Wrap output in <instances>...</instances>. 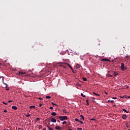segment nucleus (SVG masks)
<instances>
[{"label": "nucleus", "mask_w": 130, "mask_h": 130, "mask_svg": "<svg viewBox=\"0 0 130 130\" xmlns=\"http://www.w3.org/2000/svg\"><path fill=\"white\" fill-rule=\"evenodd\" d=\"M117 75H118V73L116 72H114V76H115Z\"/></svg>", "instance_id": "obj_13"}, {"label": "nucleus", "mask_w": 130, "mask_h": 130, "mask_svg": "<svg viewBox=\"0 0 130 130\" xmlns=\"http://www.w3.org/2000/svg\"><path fill=\"white\" fill-rule=\"evenodd\" d=\"M11 102H13V101H8V103H11Z\"/></svg>", "instance_id": "obj_37"}, {"label": "nucleus", "mask_w": 130, "mask_h": 130, "mask_svg": "<svg viewBox=\"0 0 130 130\" xmlns=\"http://www.w3.org/2000/svg\"><path fill=\"white\" fill-rule=\"evenodd\" d=\"M39 100H43V99H42L41 98H39Z\"/></svg>", "instance_id": "obj_34"}, {"label": "nucleus", "mask_w": 130, "mask_h": 130, "mask_svg": "<svg viewBox=\"0 0 130 130\" xmlns=\"http://www.w3.org/2000/svg\"><path fill=\"white\" fill-rule=\"evenodd\" d=\"M25 116H26V117H29L30 116V114H26V115H25Z\"/></svg>", "instance_id": "obj_24"}, {"label": "nucleus", "mask_w": 130, "mask_h": 130, "mask_svg": "<svg viewBox=\"0 0 130 130\" xmlns=\"http://www.w3.org/2000/svg\"><path fill=\"white\" fill-rule=\"evenodd\" d=\"M75 121H78V122L80 121V120H79V119H78V118H75Z\"/></svg>", "instance_id": "obj_26"}, {"label": "nucleus", "mask_w": 130, "mask_h": 130, "mask_svg": "<svg viewBox=\"0 0 130 130\" xmlns=\"http://www.w3.org/2000/svg\"><path fill=\"white\" fill-rule=\"evenodd\" d=\"M51 115L53 116H55L56 115V113H55V112H53L51 113Z\"/></svg>", "instance_id": "obj_8"}, {"label": "nucleus", "mask_w": 130, "mask_h": 130, "mask_svg": "<svg viewBox=\"0 0 130 130\" xmlns=\"http://www.w3.org/2000/svg\"><path fill=\"white\" fill-rule=\"evenodd\" d=\"M51 104H52V105H53V106H57V105L56 104H55V103H53V102H52V103H51Z\"/></svg>", "instance_id": "obj_16"}, {"label": "nucleus", "mask_w": 130, "mask_h": 130, "mask_svg": "<svg viewBox=\"0 0 130 130\" xmlns=\"http://www.w3.org/2000/svg\"><path fill=\"white\" fill-rule=\"evenodd\" d=\"M43 130H46V128H44V129H43Z\"/></svg>", "instance_id": "obj_44"}, {"label": "nucleus", "mask_w": 130, "mask_h": 130, "mask_svg": "<svg viewBox=\"0 0 130 130\" xmlns=\"http://www.w3.org/2000/svg\"><path fill=\"white\" fill-rule=\"evenodd\" d=\"M120 69L122 71H125V70H126V67H124V63H122L121 64Z\"/></svg>", "instance_id": "obj_4"}, {"label": "nucleus", "mask_w": 130, "mask_h": 130, "mask_svg": "<svg viewBox=\"0 0 130 130\" xmlns=\"http://www.w3.org/2000/svg\"><path fill=\"white\" fill-rule=\"evenodd\" d=\"M86 101L87 103V105H89V103H88V100H86Z\"/></svg>", "instance_id": "obj_40"}, {"label": "nucleus", "mask_w": 130, "mask_h": 130, "mask_svg": "<svg viewBox=\"0 0 130 130\" xmlns=\"http://www.w3.org/2000/svg\"><path fill=\"white\" fill-rule=\"evenodd\" d=\"M105 94H106V95H107L108 94L106 91H105Z\"/></svg>", "instance_id": "obj_41"}, {"label": "nucleus", "mask_w": 130, "mask_h": 130, "mask_svg": "<svg viewBox=\"0 0 130 130\" xmlns=\"http://www.w3.org/2000/svg\"><path fill=\"white\" fill-rule=\"evenodd\" d=\"M128 98H130V96H128Z\"/></svg>", "instance_id": "obj_46"}, {"label": "nucleus", "mask_w": 130, "mask_h": 130, "mask_svg": "<svg viewBox=\"0 0 130 130\" xmlns=\"http://www.w3.org/2000/svg\"><path fill=\"white\" fill-rule=\"evenodd\" d=\"M68 52L69 53H73V50H72L71 49H69V50H68Z\"/></svg>", "instance_id": "obj_10"}, {"label": "nucleus", "mask_w": 130, "mask_h": 130, "mask_svg": "<svg viewBox=\"0 0 130 130\" xmlns=\"http://www.w3.org/2000/svg\"><path fill=\"white\" fill-rule=\"evenodd\" d=\"M76 68H77V69H80V64H77L76 65Z\"/></svg>", "instance_id": "obj_18"}, {"label": "nucleus", "mask_w": 130, "mask_h": 130, "mask_svg": "<svg viewBox=\"0 0 130 130\" xmlns=\"http://www.w3.org/2000/svg\"><path fill=\"white\" fill-rule=\"evenodd\" d=\"M2 79V82L3 83V84L4 85H6V90H7V91H9V90H10V88L9 87H8V84H7V83H5V82H4V77L3 76L0 77V79Z\"/></svg>", "instance_id": "obj_3"}, {"label": "nucleus", "mask_w": 130, "mask_h": 130, "mask_svg": "<svg viewBox=\"0 0 130 130\" xmlns=\"http://www.w3.org/2000/svg\"><path fill=\"white\" fill-rule=\"evenodd\" d=\"M66 123H67V121H63L62 122V124H66Z\"/></svg>", "instance_id": "obj_29"}, {"label": "nucleus", "mask_w": 130, "mask_h": 130, "mask_svg": "<svg viewBox=\"0 0 130 130\" xmlns=\"http://www.w3.org/2000/svg\"><path fill=\"white\" fill-rule=\"evenodd\" d=\"M51 122L55 123V122H56V119H54V118H52L51 119Z\"/></svg>", "instance_id": "obj_6"}, {"label": "nucleus", "mask_w": 130, "mask_h": 130, "mask_svg": "<svg viewBox=\"0 0 130 130\" xmlns=\"http://www.w3.org/2000/svg\"><path fill=\"white\" fill-rule=\"evenodd\" d=\"M49 109H53V107H50L49 108Z\"/></svg>", "instance_id": "obj_36"}, {"label": "nucleus", "mask_w": 130, "mask_h": 130, "mask_svg": "<svg viewBox=\"0 0 130 130\" xmlns=\"http://www.w3.org/2000/svg\"><path fill=\"white\" fill-rule=\"evenodd\" d=\"M12 109H14V110H17L18 109V107L17 106H13L12 107Z\"/></svg>", "instance_id": "obj_7"}, {"label": "nucleus", "mask_w": 130, "mask_h": 130, "mask_svg": "<svg viewBox=\"0 0 130 130\" xmlns=\"http://www.w3.org/2000/svg\"><path fill=\"white\" fill-rule=\"evenodd\" d=\"M93 94H94V95H95L96 96H100V94H97V93H95V92H93Z\"/></svg>", "instance_id": "obj_19"}, {"label": "nucleus", "mask_w": 130, "mask_h": 130, "mask_svg": "<svg viewBox=\"0 0 130 130\" xmlns=\"http://www.w3.org/2000/svg\"><path fill=\"white\" fill-rule=\"evenodd\" d=\"M58 63H62V62H58L57 63V64H58Z\"/></svg>", "instance_id": "obj_43"}, {"label": "nucleus", "mask_w": 130, "mask_h": 130, "mask_svg": "<svg viewBox=\"0 0 130 130\" xmlns=\"http://www.w3.org/2000/svg\"><path fill=\"white\" fill-rule=\"evenodd\" d=\"M122 118L123 119H126V115L124 114L122 116Z\"/></svg>", "instance_id": "obj_9"}, {"label": "nucleus", "mask_w": 130, "mask_h": 130, "mask_svg": "<svg viewBox=\"0 0 130 130\" xmlns=\"http://www.w3.org/2000/svg\"><path fill=\"white\" fill-rule=\"evenodd\" d=\"M79 122H80V123H81V124H83V121H79Z\"/></svg>", "instance_id": "obj_30"}, {"label": "nucleus", "mask_w": 130, "mask_h": 130, "mask_svg": "<svg viewBox=\"0 0 130 130\" xmlns=\"http://www.w3.org/2000/svg\"><path fill=\"white\" fill-rule=\"evenodd\" d=\"M18 75L20 77H24V76H26V73L24 71H19Z\"/></svg>", "instance_id": "obj_2"}, {"label": "nucleus", "mask_w": 130, "mask_h": 130, "mask_svg": "<svg viewBox=\"0 0 130 130\" xmlns=\"http://www.w3.org/2000/svg\"><path fill=\"white\" fill-rule=\"evenodd\" d=\"M112 99H117V98H115V97H112Z\"/></svg>", "instance_id": "obj_31"}, {"label": "nucleus", "mask_w": 130, "mask_h": 130, "mask_svg": "<svg viewBox=\"0 0 130 130\" xmlns=\"http://www.w3.org/2000/svg\"><path fill=\"white\" fill-rule=\"evenodd\" d=\"M59 119L61 120V121H63V120H68V118L67 116H60L58 117Z\"/></svg>", "instance_id": "obj_1"}, {"label": "nucleus", "mask_w": 130, "mask_h": 130, "mask_svg": "<svg viewBox=\"0 0 130 130\" xmlns=\"http://www.w3.org/2000/svg\"><path fill=\"white\" fill-rule=\"evenodd\" d=\"M108 77H110L111 78H112V75H111L110 74H108Z\"/></svg>", "instance_id": "obj_23"}, {"label": "nucleus", "mask_w": 130, "mask_h": 130, "mask_svg": "<svg viewBox=\"0 0 130 130\" xmlns=\"http://www.w3.org/2000/svg\"><path fill=\"white\" fill-rule=\"evenodd\" d=\"M119 97H120V98H123V97H125V98H126V96H125V95H124L123 96H119Z\"/></svg>", "instance_id": "obj_27"}, {"label": "nucleus", "mask_w": 130, "mask_h": 130, "mask_svg": "<svg viewBox=\"0 0 130 130\" xmlns=\"http://www.w3.org/2000/svg\"><path fill=\"white\" fill-rule=\"evenodd\" d=\"M102 61H110V60L108 59V58H103L102 59Z\"/></svg>", "instance_id": "obj_5"}, {"label": "nucleus", "mask_w": 130, "mask_h": 130, "mask_svg": "<svg viewBox=\"0 0 130 130\" xmlns=\"http://www.w3.org/2000/svg\"><path fill=\"white\" fill-rule=\"evenodd\" d=\"M73 73H74V74H75V73H76L75 72H73Z\"/></svg>", "instance_id": "obj_45"}, {"label": "nucleus", "mask_w": 130, "mask_h": 130, "mask_svg": "<svg viewBox=\"0 0 130 130\" xmlns=\"http://www.w3.org/2000/svg\"><path fill=\"white\" fill-rule=\"evenodd\" d=\"M3 104H5V105H7L8 104L6 102H3Z\"/></svg>", "instance_id": "obj_28"}, {"label": "nucleus", "mask_w": 130, "mask_h": 130, "mask_svg": "<svg viewBox=\"0 0 130 130\" xmlns=\"http://www.w3.org/2000/svg\"><path fill=\"white\" fill-rule=\"evenodd\" d=\"M113 102H114V101H110V100L108 101V103H113Z\"/></svg>", "instance_id": "obj_14"}, {"label": "nucleus", "mask_w": 130, "mask_h": 130, "mask_svg": "<svg viewBox=\"0 0 130 130\" xmlns=\"http://www.w3.org/2000/svg\"><path fill=\"white\" fill-rule=\"evenodd\" d=\"M49 130H53V128L51 127H49Z\"/></svg>", "instance_id": "obj_33"}, {"label": "nucleus", "mask_w": 130, "mask_h": 130, "mask_svg": "<svg viewBox=\"0 0 130 130\" xmlns=\"http://www.w3.org/2000/svg\"><path fill=\"white\" fill-rule=\"evenodd\" d=\"M37 120L39 121V120H40V119L39 118H37Z\"/></svg>", "instance_id": "obj_38"}, {"label": "nucleus", "mask_w": 130, "mask_h": 130, "mask_svg": "<svg viewBox=\"0 0 130 130\" xmlns=\"http://www.w3.org/2000/svg\"><path fill=\"white\" fill-rule=\"evenodd\" d=\"M90 120H95V119H91Z\"/></svg>", "instance_id": "obj_42"}, {"label": "nucleus", "mask_w": 130, "mask_h": 130, "mask_svg": "<svg viewBox=\"0 0 130 130\" xmlns=\"http://www.w3.org/2000/svg\"><path fill=\"white\" fill-rule=\"evenodd\" d=\"M77 129H78V130H82V128H79V127H78V128H77Z\"/></svg>", "instance_id": "obj_32"}, {"label": "nucleus", "mask_w": 130, "mask_h": 130, "mask_svg": "<svg viewBox=\"0 0 130 130\" xmlns=\"http://www.w3.org/2000/svg\"><path fill=\"white\" fill-rule=\"evenodd\" d=\"M81 95L82 96V97H84V98L86 97V95H84V94H83V93H81Z\"/></svg>", "instance_id": "obj_20"}, {"label": "nucleus", "mask_w": 130, "mask_h": 130, "mask_svg": "<svg viewBox=\"0 0 130 130\" xmlns=\"http://www.w3.org/2000/svg\"><path fill=\"white\" fill-rule=\"evenodd\" d=\"M80 117H81V118H82L83 120H85V118H84V116H83V115H81Z\"/></svg>", "instance_id": "obj_17"}, {"label": "nucleus", "mask_w": 130, "mask_h": 130, "mask_svg": "<svg viewBox=\"0 0 130 130\" xmlns=\"http://www.w3.org/2000/svg\"><path fill=\"white\" fill-rule=\"evenodd\" d=\"M66 63V64H68V66L70 68V69H71V70H73V68L72 67V66H71V65H70V64L68 63Z\"/></svg>", "instance_id": "obj_12"}, {"label": "nucleus", "mask_w": 130, "mask_h": 130, "mask_svg": "<svg viewBox=\"0 0 130 130\" xmlns=\"http://www.w3.org/2000/svg\"><path fill=\"white\" fill-rule=\"evenodd\" d=\"M39 106H40V107H41L42 106V104H39Z\"/></svg>", "instance_id": "obj_35"}, {"label": "nucleus", "mask_w": 130, "mask_h": 130, "mask_svg": "<svg viewBox=\"0 0 130 130\" xmlns=\"http://www.w3.org/2000/svg\"><path fill=\"white\" fill-rule=\"evenodd\" d=\"M46 99H50L51 98V96L47 95L46 96Z\"/></svg>", "instance_id": "obj_15"}, {"label": "nucleus", "mask_w": 130, "mask_h": 130, "mask_svg": "<svg viewBox=\"0 0 130 130\" xmlns=\"http://www.w3.org/2000/svg\"><path fill=\"white\" fill-rule=\"evenodd\" d=\"M29 108H35V106H29Z\"/></svg>", "instance_id": "obj_21"}, {"label": "nucleus", "mask_w": 130, "mask_h": 130, "mask_svg": "<svg viewBox=\"0 0 130 130\" xmlns=\"http://www.w3.org/2000/svg\"><path fill=\"white\" fill-rule=\"evenodd\" d=\"M83 81H84V82H86V81H87V78H83Z\"/></svg>", "instance_id": "obj_25"}, {"label": "nucleus", "mask_w": 130, "mask_h": 130, "mask_svg": "<svg viewBox=\"0 0 130 130\" xmlns=\"http://www.w3.org/2000/svg\"><path fill=\"white\" fill-rule=\"evenodd\" d=\"M4 112H5V113H6V112H8V111H7V110H4Z\"/></svg>", "instance_id": "obj_39"}, {"label": "nucleus", "mask_w": 130, "mask_h": 130, "mask_svg": "<svg viewBox=\"0 0 130 130\" xmlns=\"http://www.w3.org/2000/svg\"><path fill=\"white\" fill-rule=\"evenodd\" d=\"M55 128H56V129H57V130H60L61 127L59 126H56L55 127Z\"/></svg>", "instance_id": "obj_11"}, {"label": "nucleus", "mask_w": 130, "mask_h": 130, "mask_svg": "<svg viewBox=\"0 0 130 130\" xmlns=\"http://www.w3.org/2000/svg\"><path fill=\"white\" fill-rule=\"evenodd\" d=\"M122 110H123V111H124V112H126V113H127V111H126V109H123Z\"/></svg>", "instance_id": "obj_22"}]
</instances>
